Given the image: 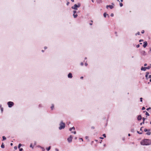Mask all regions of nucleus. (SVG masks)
Wrapping results in <instances>:
<instances>
[{
  "mask_svg": "<svg viewBox=\"0 0 151 151\" xmlns=\"http://www.w3.org/2000/svg\"><path fill=\"white\" fill-rule=\"evenodd\" d=\"M114 16V14H113V13H111V17H113Z\"/></svg>",
  "mask_w": 151,
  "mask_h": 151,
  "instance_id": "40",
  "label": "nucleus"
},
{
  "mask_svg": "<svg viewBox=\"0 0 151 151\" xmlns=\"http://www.w3.org/2000/svg\"><path fill=\"white\" fill-rule=\"evenodd\" d=\"M140 101L141 102H142V98H140Z\"/></svg>",
  "mask_w": 151,
  "mask_h": 151,
  "instance_id": "35",
  "label": "nucleus"
},
{
  "mask_svg": "<svg viewBox=\"0 0 151 151\" xmlns=\"http://www.w3.org/2000/svg\"><path fill=\"white\" fill-rule=\"evenodd\" d=\"M76 12H76V10H74V11H73V14H76Z\"/></svg>",
  "mask_w": 151,
  "mask_h": 151,
  "instance_id": "24",
  "label": "nucleus"
},
{
  "mask_svg": "<svg viewBox=\"0 0 151 151\" xmlns=\"http://www.w3.org/2000/svg\"><path fill=\"white\" fill-rule=\"evenodd\" d=\"M65 123L62 121H61L59 124V129L61 130L64 129L65 127Z\"/></svg>",
  "mask_w": 151,
  "mask_h": 151,
  "instance_id": "2",
  "label": "nucleus"
},
{
  "mask_svg": "<svg viewBox=\"0 0 151 151\" xmlns=\"http://www.w3.org/2000/svg\"><path fill=\"white\" fill-rule=\"evenodd\" d=\"M14 149L15 150H16L17 149V147L16 146H15L14 147Z\"/></svg>",
  "mask_w": 151,
  "mask_h": 151,
  "instance_id": "36",
  "label": "nucleus"
},
{
  "mask_svg": "<svg viewBox=\"0 0 151 151\" xmlns=\"http://www.w3.org/2000/svg\"><path fill=\"white\" fill-rule=\"evenodd\" d=\"M146 69H150V68H151V65H150V66H148V67H146Z\"/></svg>",
  "mask_w": 151,
  "mask_h": 151,
  "instance_id": "17",
  "label": "nucleus"
},
{
  "mask_svg": "<svg viewBox=\"0 0 151 151\" xmlns=\"http://www.w3.org/2000/svg\"><path fill=\"white\" fill-rule=\"evenodd\" d=\"M92 24V23H90V25H91Z\"/></svg>",
  "mask_w": 151,
  "mask_h": 151,
  "instance_id": "63",
  "label": "nucleus"
},
{
  "mask_svg": "<svg viewBox=\"0 0 151 151\" xmlns=\"http://www.w3.org/2000/svg\"><path fill=\"white\" fill-rule=\"evenodd\" d=\"M148 76V75H145V77H146V79H148V78H147Z\"/></svg>",
  "mask_w": 151,
  "mask_h": 151,
  "instance_id": "37",
  "label": "nucleus"
},
{
  "mask_svg": "<svg viewBox=\"0 0 151 151\" xmlns=\"http://www.w3.org/2000/svg\"><path fill=\"white\" fill-rule=\"evenodd\" d=\"M2 138H3V141L5 140L6 139V138L4 136H3L2 137Z\"/></svg>",
  "mask_w": 151,
  "mask_h": 151,
  "instance_id": "21",
  "label": "nucleus"
},
{
  "mask_svg": "<svg viewBox=\"0 0 151 151\" xmlns=\"http://www.w3.org/2000/svg\"><path fill=\"white\" fill-rule=\"evenodd\" d=\"M144 66H145L147 65V64L146 63H145L144 65Z\"/></svg>",
  "mask_w": 151,
  "mask_h": 151,
  "instance_id": "55",
  "label": "nucleus"
},
{
  "mask_svg": "<svg viewBox=\"0 0 151 151\" xmlns=\"http://www.w3.org/2000/svg\"><path fill=\"white\" fill-rule=\"evenodd\" d=\"M1 113H2L3 111V108L2 107L1 108Z\"/></svg>",
  "mask_w": 151,
  "mask_h": 151,
  "instance_id": "27",
  "label": "nucleus"
},
{
  "mask_svg": "<svg viewBox=\"0 0 151 151\" xmlns=\"http://www.w3.org/2000/svg\"><path fill=\"white\" fill-rule=\"evenodd\" d=\"M146 134L148 135H150L151 134V132H150V130H148V132L146 133Z\"/></svg>",
  "mask_w": 151,
  "mask_h": 151,
  "instance_id": "12",
  "label": "nucleus"
},
{
  "mask_svg": "<svg viewBox=\"0 0 151 151\" xmlns=\"http://www.w3.org/2000/svg\"><path fill=\"white\" fill-rule=\"evenodd\" d=\"M141 54L143 55H146V53L145 51L142 50L140 52Z\"/></svg>",
  "mask_w": 151,
  "mask_h": 151,
  "instance_id": "7",
  "label": "nucleus"
},
{
  "mask_svg": "<svg viewBox=\"0 0 151 151\" xmlns=\"http://www.w3.org/2000/svg\"><path fill=\"white\" fill-rule=\"evenodd\" d=\"M51 147L49 146L47 148V150L48 151L49 150H50V149Z\"/></svg>",
  "mask_w": 151,
  "mask_h": 151,
  "instance_id": "23",
  "label": "nucleus"
},
{
  "mask_svg": "<svg viewBox=\"0 0 151 151\" xmlns=\"http://www.w3.org/2000/svg\"><path fill=\"white\" fill-rule=\"evenodd\" d=\"M145 114H146V115L148 116L150 115L149 114L147 111L146 112Z\"/></svg>",
  "mask_w": 151,
  "mask_h": 151,
  "instance_id": "26",
  "label": "nucleus"
},
{
  "mask_svg": "<svg viewBox=\"0 0 151 151\" xmlns=\"http://www.w3.org/2000/svg\"><path fill=\"white\" fill-rule=\"evenodd\" d=\"M22 145V144H19V145H18V147L19 148Z\"/></svg>",
  "mask_w": 151,
  "mask_h": 151,
  "instance_id": "29",
  "label": "nucleus"
},
{
  "mask_svg": "<svg viewBox=\"0 0 151 151\" xmlns=\"http://www.w3.org/2000/svg\"><path fill=\"white\" fill-rule=\"evenodd\" d=\"M80 65L81 66H83L84 65V63H83V62H81V63H80Z\"/></svg>",
  "mask_w": 151,
  "mask_h": 151,
  "instance_id": "32",
  "label": "nucleus"
},
{
  "mask_svg": "<svg viewBox=\"0 0 151 151\" xmlns=\"http://www.w3.org/2000/svg\"><path fill=\"white\" fill-rule=\"evenodd\" d=\"M103 136L104 137H106V134H103Z\"/></svg>",
  "mask_w": 151,
  "mask_h": 151,
  "instance_id": "41",
  "label": "nucleus"
},
{
  "mask_svg": "<svg viewBox=\"0 0 151 151\" xmlns=\"http://www.w3.org/2000/svg\"><path fill=\"white\" fill-rule=\"evenodd\" d=\"M109 7V5H107L106 6V8L107 9H108V7Z\"/></svg>",
  "mask_w": 151,
  "mask_h": 151,
  "instance_id": "51",
  "label": "nucleus"
},
{
  "mask_svg": "<svg viewBox=\"0 0 151 151\" xmlns=\"http://www.w3.org/2000/svg\"><path fill=\"white\" fill-rule=\"evenodd\" d=\"M83 77H82V76H81V77H80V78H81V79H83Z\"/></svg>",
  "mask_w": 151,
  "mask_h": 151,
  "instance_id": "53",
  "label": "nucleus"
},
{
  "mask_svg": "<svg viewBox=\"0 0 151 151\" xmlns=\"http://www.w3.org/2000/svg\"><path fill=\"white\" fill-rule=\"evenodd\" d=\"M149 78H151V75H150L149 76Z\"/></svg>",
  "mask_w": 151,
  "mask_h": 151,
  "instance_id": "50",
  "label": "nucleus"
},
{
  "mask_svg": "<svg viewBox=\"0 0 151 151\" xmlns=\"http://www.w3.org/2000/svg\"><path fill=\"white\" fill-rule=\"evenodd\" d=\"M7 104L8 105V106L9 108H11L14 105V103L12 101H8L7 103Z\"/></svg>",
  "mask_w": 151,
  "mask_h": 151,
  "instance_id": "4",
  "label": "nucleus"
},
{
  "mask_svg": "<svg viewBox=\"0 0 151 151\" xmlns=\"http://www.w3.org/2000/svg\"><path fill=\"white\" fill-rule=\"evenodd\" d=\"M85 65L86 66L87 65H88V64L86 63H85Z\"/></svg>",
  "mask_w": 151,
  "mask_h": 151,
  "instance_id": "45",
  "label": "nucleus"
},
{
  "mask_svg": "<svg viewBox=\"0 0 151 151\" xmlns=\"http://www.w3.org/2000/svg\"><path fill=\"white\" fill-rule=\"evenodd\" d=\"M81 6V4L78 3L77 4H75L73 6H72L71 8L75 10H77L78 8L79 7Z\"/></svg>",
  "mask_w": 151,
  "mask_h": 151,
  "instance_id": "3",
  "label": "nucleus"
},
{
  "mask_svg": "<svg viewBox=\"0 0 151 151\" xmlns=\"http://www.w3.org/2000/svg\"><path fill=\"white\" fill-rule=\"evenodd\" d=\"M73 130H72L71 131V133H74V134H76V132L75 131H74V132H73Z\"/></svg>",
  "mask_w": 151,
  "mask_h": 151,
  "instance_id": "25",
  "label": "nucleus"
},
{
  "mask_svg": "<svg viewBox=\"0 0 151 151\" xmlns=\"http://www.w3.org/2000/svg\"><path fill=\"white\" fill-rule=\"evenodd\" d=\"M97 2L98 3H101L102 2V0H96Z\"/></svg>",
  "mask_w": 151,
  "mask_h": 151,
  "instance_id": "19",
  "label": "nucleus"
},
{
  "mask_svg": "<svg viewBox=\"0 0 151 151\" xmlns=\"http://www.w3.org/2000/svg\"><path fill=\"white\" fill-rule=\"evenodd\" d=\"M137 133L138 134H142V132H139L138 131H137Z\"/></svg>",
  "mask_w": 151,
  "mask_h": 151,
  "instance_id": "33",
  "label": "nucleus"
},
{
  "mask_svg": "<svg viewBox=\"0 0 151 151\" xmlns=\"http://www.w3.org/2000/svg\"><path fill=\"white\" fill-rule=\"evenodd\" d=\"M2 105L1 104H0V108L1 109V108Z\"/></svg>",
  "mask_w": 151,
  "mask_h": 151,
  "instance_id": "59",
  "label": "nucleus"
},
{
  "mask_svg": "<svg viewBox=\"0 0 151 151\" xmlns=\"http://www.w3.org/2000/svg\"><path fill=\"white\" fill-rule=\"evenodd\" d=\"M73 16L74 18H76L78 16V14H73Z\"/></svg>",
  "mask_w": 151,
  "mask_h": 151,
  "instance_id": "14",
  "label": "nucleus"
},
{
  "mask_svg": "<svg viewBox=\"0 0 151 151\" xmlns=\"http://www.w3.org/2000/svg\"><path fill=\"white\" fill-rule=\"evenodd\" d=\"M95 141H96V142H97V141H98V140H97V139H95Z\"/></svg>",
  "mask_w": 151,
  "mask_h": 151,
  "instance_id": "64",
  "label": "nucleus"
},
{
  "mask_svg": "<svg viewBox=\"0 0 151 151\" xmlns=\"http://www.w3.org/2000/svg\"><path fill=\"white\" fill-rule=\"evenodd\" d=\"M144 32H145V31H144V30H142V32H141V33H142V34L144 33Z\"/></svg>",
  "mask_w": 151,
  "mask_h": 151,
  "instance_id": "43",
  "label": "nucleus"
},
{
  "mask_svg": "<svg viewBox=\"0 0 151 151\" xmlns=\"http://www.w3.org/2000/svg\"><path fill=\"white\" fill-rule=\"evenodd\" d=\"M79 139H80V140H81L82 141H83V139L82 138H80Z\"/></svg>",
  "mask_w": 151,
  "mask_h": 151,
  "instance_id": "49",
  "label": "nucleus"
},
{
  "mask_svg": "<svg viewBox=\"0 0 151 151\" xmlns=\"http://www.w3.org/2000/svg\"><path fill=\"white\" fill-rule=\"evenodd\" d=\"M148 130L147 129H144V131L145 132H148Z\"/></svg>",
  "mask_w": 151,
  "mask_h": 151,
  "instance_id": "34",
  "label": "nucleus"
},
{
  "mask_svg": "<svg viewBox=\"0 0 151 151\" xmlns=\"http://www.w3.org/2000/svg\"><path fill=\"white\" fill-rule=\"evenodd\" d=\"M69 2H67V4H66V5H67V6H68L69 5Z\"/></svg>",
  "mask_w": 151,
  "mask_h": 151,
  "instance_id": "44",
  "label": "nucleus"
},
{
  "mask_svg": "<svg viewBox=\"0 0 151 151\" xmlns=\"http://www.w3.org/2000/svg\"><path fill=\"white\" fill-rule=\"evenodd\" d=\"M47 47H44V49H47Z\"/></svg>",
  "mask_w": 151,
  "mask_h": 151,
  "instance_id": "60",
  "label": "nucleus"
},
{
  "mask_svg": "<svg viewBox=\"0 0 151 151\" xmlns=\"http://www.w3.org/2000/svg\"><path fill=\"white\" fill-rule=\"evenodd\" d=\"M10 145H11V146H12V145H13V144H12V143H11L10 144Z\"/></svg>",
  "mask_w": 151,
  "mask_h": 151,
  "instance_id": "61",
  "label": "nucleus"
},
{
  "mask_svg": "<svg viewBox=\"0 0 151 151\" xmlns=\"http://www.w3.org/2000/svg\"><path fill=\"white\" fill-rule=\"evenodd\" d=\"M88 136H86L85 137V138L86 139H87L88 138Z\"/></svg>",
  "mask_w": 151,
  "mask_h": 151,
  "instance_id": "54",
  "label": "nucleus"
},
{
  "mask_svg": "<svg viewBox=\"0 0 151 151\" xmlns=\"http://www.w3.org/2000/svg\"><path fill=\"white\" fill-rule=\"evenodd\" d=\"M143 41V40H139V42H141Z\"/></svg>",
  "mask_w": 151,
  "mask_h": 151,
  "instance_id": "46",
  "label": "nucleus"
},
{
  "mask_svg": "<svg viewBox=\"0 0 151 151\" xmlns=\"http://www.w3.org/2000/svg\"><path fill=\"white\" fill-rule=\"evenodd\" d=\"M73 137V136L72 135H70V137L68 138L67 140L69 143H70L72 142Z\"/></svg>",
  "mask_w": 151,
  "mask_h": 151,
  "instance_id": "5",
  "label": "nucleus"
},
{
  "mask_svg": "<svg viewBox=\"0 0 151 151\" xmlns=\"http://www.w3.org/2000/svg\"><path fill=\"white\" fill-rule=\"evenodd\" d=\"M142 127L140 129V130H141V131L142 130Z\"/></svg>",
  "mask_w": 151,
  "mask_h": 151,
  "instance_id": "62",
  "label": "nucleus"
},
{
  "mask_svg": "<svg viewBox=\"0 0 151 151\" xmlns=\"http://www.w3.org/2000/svg\"><path fill=\"white\" fill-rule=\"evenodd\" d=\"M149 74V73L148 72H147L146 73V75H148Z\"/></svg>",
  "mask_w": 151,
  "mask_h": 151,
  "instance_id": "47",
  "label": "nucleus"
},
{
  "mask_svg": "<svg viewBox=\"0 0 151 151\" xmlns=\"http://www.w3.org/2000/svg\"><path fill=\"white\" fill-rule=\"evenodd\" d=\"M75 129V128L74 127H72L71 128H70L69 129V130L70 131H72V130H74Z\"/></svg>",
  "mask_w": 151,
  "mask_h": 151,
  "instance_id": "13",
  "label": "nucleus"
},
{
  "mask_svg": "<svg viewBox=\"0 0 151 151\" xmlns=\"http://www.w3.org/2000/svg\"><path fill=\"white\" fill-rule=\"evenodd\" d=\"M45 149L42 148V151H45Z\"/></svg>",
  "mask_w": 151,
  "mask_h": 151,
  "instance_id": "57",
  "label": "nucleus"
},
{
  "mask_svg": "<svg viewBox=\"0 0 151 151\" xmlns=\"http://www.w3.org/2000/svg\"><path fill=\"white\" fill-rule=\"evenodd\" d=\"M109 8L110 9H112L114 8V6L112 5H109Z\"/></svg>",
  "mask_w": 151,
  "mask_h": 151,
  "instance_id": "15",
  "label": "nucleus"
},
{
  "mask_svg": "<svg viewBox=\"0 0 151 151\" xmlns=\"http://www.w3.org/2000/svg\"><path fill=\"white\" fill-rule=\"evenodd\" d=\"M119 4L120 7H122L123 6V4L122 3H120Z\"/></svg>",
  "mask_w": 151,
  "mask_h": 151,
  "instance_id": "30",
  "label": "nucleus"
},
{
  "mask_svg": "<svg viewBox=\"0 0 151 151\" xmlns=\"http://www.w3.org/2000/svg\"><path fill=\"white\" fill-rule=\"evenodd\" d=\"M38 147H40L41 148V147H42L41 146H38Z\"/></svg>",
  "mask_w": 151,
  "mask_h": 151,
  "instance_id": "58",
  "label": "nucleus"
},
{
  "mask_svg": "<svg viewBox=\"0 0 151 151\" xmlns=\"http://www.w3.org/2000/svg\"><path fill=\"white\" fill-rule=\"evenodd\" d=\"M1 147L2 148H4V145L3 143H2Z\"/></svg>",
  "mask_w": 151,
  "mask_h": 151,
  "instance_id": "18",
  "label": "nucleus"
},
{
  "mask_svg": "<svg viewBox=\"0 0 151 151\" xmlns=\"http://www.w3.org/2000/svg\"><path fill=\"white\" fill-rule=\"evenodd\" d=\"M142 117L141 115H139L138 116L137 119L138 120H140L142 119Z\"/></svg>",
  "mask_w": 151,
  "mask_h": 151,
  "instance_id": "11",
  "label": "nucleus"
},
{
  "mask_svg": "<svg viewBox=\"0 0 151 151\" xmlns=\"http://www.w3.org/2000/svg\"><path fill=\"white\" fill-rule=\"evenodd\" d=\"M143 47L144 48H145L147 46V42L145 41L144 42H143Z\"/></svg>",
  "mask_w": 151,
  "mask_h": 151,
  "instance_id": "8",
  "label": "nucleus"
},
{
  "mask_svg": "<svg viewBox=\"0 0 151 151\" xmlns=\"http://www.w3.org/2000/svg\"><path fill=\"white\" fill-rule=\"evenodd\" d=\"M41 149H42V148H43V149H44V148L43 147H41Z\"/></svg>",
  "mask_w": 151,
  "mask_h": 151,
  "instance_id": "56",
  "label": "nucleus"
},
{
  "mask_svg": "<svg viewBox=\"0 0 151 151\" xmlns=\"http://www.w3.org/2000/svg\"><path fill=\"white\" fill-rule=\"evenodd\" d=\"M146 70V67H141V70L145 71Z\"/></svg>",
  "mask_w": 151,
  "mask_h": 151,
  "instance_id": "10",
  "label": "nucleus"
},
{
  "mask_svg": "<svg viewBox=\"0 0 151 151\" xmlns=\"http://www.w3.org/2000/svg\"><path fill=\"white\" fill-rule=\"evenodd\" d=\"M145 109V108L144 107H142V110H143Z\"/></svg>",
  "mask_w": 151,
  "mask_h": 151,
  "instance_id": "38",
  "label": "nucleus"
},
{
  "mask_svg": "<svg viewBox=\"0 0 151 151\" xmlns=\"http://www.w3.org/2000/svg\"><path fill=\"white\" fill-rule=\"evenodd\" d=\"M55 150L56 151H59V150L58 149H57V148H55Z\"/></svg>",
  "mask_w": 151,
  "mask_h": 151,
  "instance_id": "48",
  "label": "nucleus"
},
{
  "mask_svg": "<svg viewBox=\"0 0 151 151\" xmlns=\"http://www.w3.org/2000/svg\"><path fill=\"white\" fill-rule=\"evenodd\" d=\"M100 139H104V138H103V137H100Z\"/></svg>",
  "mask_w": 151,
  "mask_h": 151,
  "instance_id": "52",
  "label": "nucleus"
},
{
  "mask_svg": "<svg viewBox=\"0 0 151 151\" xmlns=\"http://www.w3.org/2000/svg\"><path fill=\"white\" fill-rule=\"evenodd\" d=\"M30 147L31 148H33V146H32V144H31L30 145Z\"/></svg>",
  "mask_w": 151,
  "mask_h": 151,
  "instance_id": "31",
  "label": "nucleus"
},
{
  "mask_svg": "<svg viewBox=\"0 0 151 151\" xmlns=\"http://www.w3.org/2000/svg\"><path fill=\"white\" fill-rule=\"evenodd\" d=\"M23 150V149L22 148H19V151H22Z\"/></svg>",
  "mask_w": 151,
  "mask_h": 151,
  "instance_id": "42",
  "label": "nucleus"
},
{
  "mask_svg": "<svg viewBox=\"0 0 151 151\" xmlns=\"http://www.w3.org/2000/svg\"><path fill=\"white\" fill-rule=\"evenodd\" d=\"M104 17H105V18H106V16H107L108 17H109V15H108V14H106V13H104Z\"/></svg>",
  "mask_w": 151,
  "mask_h": 151,
  "instance_id": "9",
  "label": "nucleus"
},
{
  "mask_svg": "<svg viewBox=\"0 0 151 151\" xmlns=\"http://www.w3.org/2000/svg\"><path fill=\"white\" fill-rule=\"evenodd\" d=\"M68 78H72L73 77V76L72 73H69L68 75Z\"/></svg>",
  "mask_w": 151,
  "mask_h": 151,
  "instance_id": "6",
  "label": "nucleus"
},
{
  "mask_svg": "<svg viewBox=\"0 0 151 151\" xmlns=\"http://www.w3.org/2000/svg\"><path fill=\"white\" fill-rule=\"evenodd\" d=\"M140 35V33L139 32H137V33H136V34H135V35Z\"/></svg>",
  "mask_w": 151,
  "mask_h": 151,
  "instance_id": "22",
  "label": "nucleus"
},
{
  "mask_svg": "<svg viewBox=\"0 0 151 151\" xmlns=\"http://www.w3.org/2000/svg\"><path fill=\"white\" fill-rule=\"evenodd\" d=\"M140 144L142 145H149L151 144V141L149 139H144L141 141Z\"/></svg>",
  "mask_w": 151,
  "mask_h": 151,
  "instance_id": "1",
  "label": "nucleus"
},
{
  "mask_svg": "<svg viewBox=\"0 0 151 151\" xmlns=\"http://www.w3.org/2000/svg\"><path fill=\"white\" fill-rule=\"evenodd\" d=\"M140 47V45H139V44L137 45V46H136V47H137V48H138V47Z\"/></svg>",
  "mask_w": 151,
  "mask_h": 151,
  "instance_id": "39",
  "label": "nucleus"
},
{
  "mask_svg": "<svg viewBox=\"0 0 151 151\" xmlns=\"http://www.w3.org/2000/svg\"><path fill=\"white\" fill-rule=\"evenodd\" d=\"M42 104H40L39 105L38 107L39 108H41L42 107Z\"/></svg>",
  "mask_w": 151,
  "mask_h": 151,
  "instance_id": "20",
  "label": "nucleus"
},
{
  "mask_svg": "<svg viewBox=\"0 0 151 151\" xmlns=\"http://www.w3.org/2000/svg\"><path fill=\"white\" fill-rule=\"evenodd\" d=\"M142 119V120L143 121V122H142V123H143V124H144V122L145 120V118L144 117H143Z\"/></svg>",
  "mask_w": 151,
  "mask_h": 151,
  "instance_id": "28",
  "label": "nucleus"
},
{
  "mask_svg": "<svg viewBox=\"0 0 151 151\" xmlns=\"http://www.w3.org/2000/svg\"><path fill=\"white\" fill-rule=\"evenodd\" d=\"M54 108V105L53 104H52V105L51 106V109L52 110Z\"/></svg>",
  "mask_w": 151,
  "mask_h": 151,
  "instance_id": "16",
  "label": "nucleus"
}]
</instances>
